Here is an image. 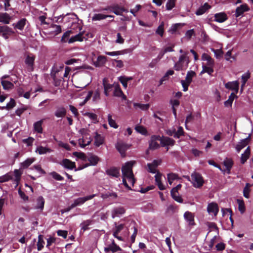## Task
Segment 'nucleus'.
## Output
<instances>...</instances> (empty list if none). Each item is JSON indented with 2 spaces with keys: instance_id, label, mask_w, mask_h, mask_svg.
<instances>
[{
  "instance_id": "f257e3e1",
  "label": "nucleus",
  "mask_w": 253,
  "mask_h": 253,
  "mask_svg": "<svg viewBox=\"0 0 253 253\" xmlns=\"http://www.w3.org/2000/svg\"><path fill=\"white\" fill-rule=\"evenodd\" d=\"M135 164V161H130L126 163L122 168L123 183L125 187L128 189H131V188L127 183L126 179L131 185H133L135 179L132 172V168Z\"/></svg>"
},
{
  "instance_id": "f03ea898",
  "label": "nucleus",
  "mask_w": 253,
  "mask_h": 253,
  "mask_svg": "<svg viewBox=\"0 0 253 253\" xmlns=\"http://www.w3.org/2000/svg\"><path fill=\"white\" fill-rule=\"evenodd\" d=\"M190 62L189 56H179L178 61L174 65V69L176 71L186 70Z\"/></svg>"
},
{
  "instance_id": "7ed1b4c3",
  "label": "nucleus",
  "mask_w": 253,
  "mask_h": 253,
  "mask_svg": "<svg viewBox=\"0 0 253 253\" xmlns=\"http://www.w3.org/2000/svg\"><path fill=\"white\" fill-rule=\"evenodd\" d=\"M191 182L194 187L199 188L203 185L204 180L200 173L194 171L191 174Z\"/></svg>"
},
{
  "instance_id": "20e7f679",
  "label": "nucleus",
  "mask_w": 253,
  "mask_h": 253,
  "mask_svg": "<svg viewBox=\"0 0 253 253\" xmlns=\"http://www.w3.org/2000/svg\"><path fill=\"white\" fill-rule=\"evenodd\" d=\"M195 75L196 73L195 72L193 71H188L187 73L185 80L181 81V84L184 91H186L188 90V86L192 81V78Z\"/></svg>"
},
{
  "instance_id": "39448f33",
  "label": "nucleus",
  "mask_w": 253,
  "mask_h": 253,
  "mask_svg": "<svg viewBox=\"0 0 253 253\" xmlns=\"http://www.w3.org/2000/svg\"><path fill=\"white\" fill-rule=\"evenodd\" d=\"M97 195L96 194L88 195L84 197H80L74 200L72 204V207H76L83 205L87 201L91 200Z\"/></svg>"
},
{
  "instance_id": "423d86ee",
  "label": "nucleus",
  "mask_w": 253,
  "mask_h": 253,
  "mask_svg": "<svg viewBox=\"0 0 253 253\" xmlns=\"http://www.w3.org/2000/svg\"><path fill=\"white\" fill-rule=\"evenodd\" d=\"M126 212V209L121 206L114 207L111 210V217L112 218L120 217Z\"/></svg>"
},
{
  "instance_id": "0eeeda50",
  "label": "nucleus",
  "mask_w": 253,
  "mask_h": 253,
  "mask_svg": "<svg viewBox=\"0 0 253 253\" xmlns=\"http://www.w3.org/2000/svg\"><path fill=\"white\" fill-rule=\"evenodd\" d=\"M129 147L130 145L121 141H118L116 144V149L120 152L122 157L125 156L126 152Z\"/></svg>"
},
{
  "instance_id": "6e6552de",
  "label": "nucleus",
  "mask_w": 253,
  "mask_h": 253,
  "mask_svg": "<svg viewBox=\"0 0 253 253\" xmlns=\"http://www.w3.org/2000/svg\"><path fill=\"white\" fill-rule=\"evenodd\" d=\"M183 217L188 225L190 226H195V215L190 211H186L183 214Z\"/></svg>"
},
{
  "instance_id": "1a4fd4ad",
  "label": "nucleus",
  "mask_w": 253,
  "mask_h": 253,
  "mask_svg": "<svg viewBox=\"0 0 253 253\" xmlns=\"http://www.w3.org/2000/svg\"><path fill=\"white\" fill-rule=\"evenodd\" d=\"M35 59V56L32 54H29L27 55L25 63L26 65L27 70L31 72L34 69L33 66L34 64V61Z\"/></svg>"
},
{
  "instance_id": "9d476101",
  "label": "nucleus",
  "mask_w": 253,
  "mask_h": 253,
  "mask_svg": "<svg viewBox=\"0 0 253 253\" xmlns=\"http://www.w3.org/2000/svg\"><path fill=\"white\" fill-rule=\"evenodd\" d=\"M214 19H208L209 21H213L218 23H223L226 21L228 19V16L225 12H219L215 13L213 16Z\"/></svg>"
},
{
  "instance_id": "9b49d317",
  "label": "nucleus",
  "mask_w": 253,
  "mask_h": 253,
  "mask_svg": "<svg viewBox=\"0 0 253 253\" xmlns=\"http://www.w3.org/2000/svg\"><path fill=\"white\" fill-rule=\"evenodd\" d=\"M68 16H69V18L73 20V24L71 26V28L73 29H79L80 31H81L82 29L81 23H79L80 21L78 17L75 14H68Z\"/></svg>"
},
{
  "instance_id": "f8f14e48",
  "label": "nucleus",
  "mask_w": 253,
  "mask_h": 253,
  "mask_svg": "<svg viewBox=\"0 0 253 253\" xmlns=\"http://www.w3.org/2000/svg\"><path fill=\"white\" fill-rule=\"evenodd\" d=\"M12 33V29L7 26H2L0 25V35L7 40L8 39L9 35Z\"/></svg>"
},
{
  "instance_id": "ddd939ff",
  "label": "nucleus",
  "mask_w": 253,
  "mask_h": 253,
  "mask_svg": "<svg viewBox=\"0 0 253 253\" xmlns=\"http://www.w3.org/2000/svg\"><path fill=\"white\" fill-rule=\"evenodd\" d=\"M202 60L206 62H203L202 65L205 66L213 67L214 65V60L207 53H203L202 55Z\"/></svg>"
},
{
  "instance_id": "4468645a",
  "label": "nucleus",
  "mask_w": 253,
  "mask_h": 253,
  "mask_svg": "<svg viewBox=\"0 0 253 253\" xmlns=\"http://www.w3.org/2000/svg\"><path fill=\"white\" fill-rule=\"evenodd\" d=\"M161 160H155L152 163L147 164V170L152 173H156L157 168L161 164Z\"/></svg>"
},
{
  "instance_id": "2eb2a0df",
  "label": "nucleus",
  "mask_w": 253,
  "mask_h": 253,
  "mask_svg": "<svg viewBox=\"0 0 253 253\" xmlns=\"http://www.w3.org/2000/svg\"><path fill=\"white\" fill-rule=\"evenodd\" d=\"M207 211L209 214H213L214 216H216L219 211L217 204L215 203L209 204L207 207Z\"/></svg>"
},
{
  "instance_id": "dca6fc26",
  "label": "nucleus",
  "mask_w": 253,
  "mask_h": 253,
  "mask_svg": "<svg viewBox=\"0 0 253 253\" xmlns=\"http://www.w3.org/2000/svg\"><path fill=\"white\" fill-rule=\"evenodd\" d=\"M226 88L233 90L237 93L239 90V83L238 81L228 82L225 84Z\"/></svg>"
},
{
  "instance_id": "f3484780",
  "label": "nucleus",
  "mask_w": 253,
  "mask_h": 253,
  "mask_svg": "<svg viewBox=\"0 0 253 253\" xmlns=\"http://www.w3.org/2000/svg\"><path fill=\"white\" fill-rule=\"evenodd\" d=\"M114 95L117 97H122L123 99L126 100V97L123 93L119 84L118 83H114Z\"/></svg>"
},
{
  "instance_id": "a211bd4d",
  "label": "nucleus",
  "mask_w": 253,
  "mask_h": 253,
  "mask_svg": "<svg viewBox=\"0 0 253 253\" xmlns=\"http://www.w3.org/2000/svg\"><path fill=\"white\" fill-rule=\"evenodd\" d=\"M157 140L160 141V136L159 135H152L149 142V148L156 149L159 147V144L156 142Z\"/></svg>"
},
{
  "instance_id": "6ab92c4d",
  "label": "nucleus",
  "mask_w": 253,
  "mask_h": 253,
  "mask_svg": "<svg viewBox=\"0 0 253 253\" xmlns=\"http://www.w3.org/2000/svg\"><path fill=\"white\" fill-rule=\"evenodd\" d=\"M249 10V8L246 4L241 5L236 8L235 16L238 17L241 16L245 12Z\"/></svg>"
},
{
  "instance_id": "aec40b11",
  "label": "nucleus",
  "mask_w": 253,
  "mask_h": 253,
  "mask_svg": "<svg viewBox=\"0 0 253 253\" xmlns=\"http://www.w3.org/2000/svg\"><path fill=\"white\" fill-rule=\"evenodd\" d=\"M87 160L88 162H89L90 164L89 165L86 164L83 168H86L89 165H91V166L96 165L99 160V159L97 156H95V155H92V154H90L88 156V157H86V161Z\"/></svg>"
},
{
  "instance_id": "412c9836",
  "label": "nucleus",
  "mask_w": 253,
  "mask_h": 253,
  "mask_svg": "<svg viewBox=\"0 0 253 253\" xmlns=\"http://www.w3.org/2000/svg\"><path fill=\"white\" fill-rule=\"evenodd\" d=\"M160 142L162 146H172L174 145L175 141L168 137H160Z\"/></svg>"
},
{
  "instance_id": "4be33fe9",
  "label": "nucleus",
  "mask_w": 253,
  "mask_h": 253,
  "mask_svg": "<svg viewBox=\"0 0 253 253\" xmlns=\"http://www.w3.org/2000/svg\"><path fill=\"white\" fill-rule=\"evenodd\" d=\"M52 151V150L46 147H43L42 146H39L37 147L35 152L39 155H44L47 153H50Z\"/></svg>"
},
{
  "instance_id": "5701e85b",
  "label": "nucleus",
  "mask_w": 253,
  "mask_h": 253,
  "mask_svg": "<svg viewBox=\"0 0 253 253\" xmlns=\"http://www.w3.org/2000/svg\"><path fill=\"white\" fill-rule=\"evenodd\" d=\"M61 164L65 168L68 169H73L76 167L75 162H72L70 160L67 159L63 160Z\"/></svg>"
},
{
  "instance_id": "b1692460",
  "label": "nucleus",
  "mask_w": 253,
  "mask_h": 253,
  "mask_svg": "<svg viewBox=\"0 0 253 253\" xmlns=\"http://www.w3.org/2000/svg\"><path fill=\"white\" fill-rule=\"evenodd\" d=\"M125 228V224L121 222H115L114 227L113 229V233L119 234V233Z\"/></svg>"
},
{
  "instance_id": "393cba45",
  "label": "nucleus",
  "mask_w": 253,
  "mask_h": 253,
  "mask_svg": "<svg viewBox=\"0 0 253 253\" xmlns=\"http://www.w3.org/2000/svg\"><path fill=\"white\" fill-rule=\"evenodd\" d=\"M12 17L7 13H0V23L8 24Z\"/></svg>"
},
{
  "instance_id": "a878e982",
  "label": "nucleus",
  "mask_w": 253,
  "mask_h": 253,
  "mask_svg": "<svg viewBox=\"0 0 253 253\" xmlns=\"http://www.w3.org/2000/svg\"><path fill=\"white\" fill-rule=\"evenodd\" d=\"M107 61L106 57L104 56L99 55L97 58V60L94 62L95 67H100L104 66Z\"/></svg>"
},
{
  "instance_id": "bb28decb",
  "label": "nucleus",
  "mask_w": 253,
  "mask_h": 253,
  "mask_svg": "<svg viewBox=\"0 0 253 253\" xmlns=\"http://www.w3.org/2000/svg\"><path fill=\"white\" fill-rule=\"evenodd\" d=\"M91 140L90 137L88 138L87 137L83 136L82 138L79 139L78 141L80 147L84 148L86 146L90 144Z\"/></svg>"
},
{
  "instance_id": "cd10ccee",
  "label": "nucleus",
  "mask_w": 253,
  "mask_h": 253,
  "mask_svg": "<svg viewBox=\"0 0 253 253\" xmlns=\"http://www.w3.org/2000/svg\"><path fill=\"white\" fill-rule=\"evenodd\" d=\"M223 165L226 167V169L224 170V172H226L228 174L230 173L231 169L233 165V162L232 159L226 158L223 161Z\"/></svg>"
},
{
  "instance_id": "c85d7f7f",
  "label": "nucleus",
  "mask_w": 253,
  "mask_h": 253,
  "mask_svg": "<svg viewBox=\"0 0 253 253\" xmlns=\"http://www.w3.org/2000/svg\"><path fill=\"white\" fill-rule=\"evenodd\" d=\"M121 250V249L120 248V247L115 243L114 240L113 241L111 245H109L107 247L104 248V251L106 252L112 251L113 253H115Z\"/></svg>"
},
{
  "instance_id": "c756f323",
  "label": "nucleus",
  "mask_w": 253,
  "mask_h": 253,
  "mask_svg": "<svg viewBox=\"0 0 253 253\" xmlns=\"http://www.w3.org/2000/svg\"><path fill=\"white\" fill-rule=\"evenodd\" d=\"M103 84L104 89V93L106 96H109V92L112 90V88H114V84H108L105 79L103 81Z\"/></svg>"
},
{
  "instance_id": "7c9ffc66",
  "label": "nucleus",
  "mask_w": 253,
  "mask_h": 253,
  "mask_svg": "<svg viewBox=\"0 0 253 253\" xmlns=\"http://www.w3.org/2000/svg\"><path fill=\"white\" fill-rule=\"evenodd\" d=\"M161 176L162 174L159 172H157L155 175V178L156 183L158 185L159 189L161 190H163L165 189V187L161 182Z\"/></svg>"
},
{
  "instance_id": "2f4dec72",
  "label": "nucleus",
  "mask_w": 253,
  "mask_h": 253,
  "mask_svg": "<svg viewBox=\"0 0 253 253\" xmlns=\"http://www.w3.org/2000/svg\"><path fill=\"white\" fill-rule=\"evenodd\" d=\"M108 175L114 177H118L120 176V170L116 168H111L106 170Z\"/></svg>"
},
{
  "instance_id": "473e14b6",
  "label": "nucleus",
  "mask_w": 253,
  "mask_h": 253,
  "mask_svg": "<svg viewBox=\"0 0 253 253\" xmlns=\"http://www.w3.org/2000/svg\"><path fill=\"white\" fill-rule=\"evenodd\" d=\"M66 114V110L63 107H58L55 111L54 115L57 118H63Z\"/></svg>"
},
{
  "instance_id": "72a5a7b5",
  "label": "nucleus",
  "mask_w": 253,
  "mask_h": 253,
  "mask_svg": "<svg viewBox=\"0 0 253 253\" xmlns=\"http://www.w3.org/2000/svg\"><path fill=\"white\" fill-rule=\"evenodd\" d=\"M104 141V138L101 135L96 133L94 136V145L99 147L101 145L103 144Z\"/></svg>"
},
{
  "instance_id": "f704fd0d",
  "label": "nucleus",
  "mask_w": 253,
  "mask_h": 253,
  "mask_svg": "<svg viewBox=\"0 0 253 253\" xmlns=\"http://www.w3.org/2000/svg\"><path fill=\"white\" fill-rule=\"evenodd\" d=\"M248 138L241 140L236 146L237 151L239 152L241 149L245 147L248 145Z\"/></svg>"
},
{
  "instance_id": "c9c22d12",
  "label": "nucleus",
  "mask_w": 253,
  "mask_h": 253,
  "mask_svg": "<svg viewBox=\"0 0 253 253\" xmlns=\"http://www.w3.org/2000/svg\"><path fill=\"white\" fill-rule=\"evenodd\" d=\"M6 76H3L1 79V84L3 88L5 90H8L11 89L14 87V84L9 81L3 80V79L6 78Z\"/></svg>"
},
{
  "instance_id": "e433bc0d",
  "label": "nucleus",
  "mask_w": 253,
  "mask_h": 253,
  "mask_svg": "<svg viewBox=\"0 0 253 253\" xmlns=\"http://www.w3.org/2000/svg\"><path fill=\"white\" fill-rule=\"evenodd\" d=\"M26 21V20L25 18L21 19L17 23H13L12 26L15 29L22 30L25 26Z\"/></svg>"
},
{
  "instance_id": "4c0bfd02",
  "label": "nucleus",
  "mask_w": 253,
  "mask_h": 253,
  "mask_svg": "<svg viewBox=\"0 0 253 253\" xmlns=\"http://www.w3.org/2000/svg\"><path fill=\"white\" fill-rule=\"evenodd\" d=\"M210 8V6L207 3H205L203 6L199 7L195 13L197 15H201L205 13Z\"/></svg>"
},
{
  "instance_id": "58836bf2",
  "label": "nucleus",
  "mask_w": 253,
  "mask_h": 253,
  "mask_svg": "<svg viewBox=\"0 0 253 253\" xmlns=\"http://www.w3.org/2000/svg\"><path fill=\"white\" fill-rule=\"evenodd\" d=\"M42 123H43L42 120H40V121L35 122L34 124V131L39 133H42V130H43L42 127Z\"/></svg>"
},
{
  "instance_id": "ea45409f",
  "label": "nucleus",
  "mask_w": 253,
  "mask_h": 253,
  "mask_svg": "<svg viewBox=\"0 0 253 253\" xmlns=\"http://www.w3.org/2000/svg\"><path fill=\"white\" fill-rule=\"evenodd\" d=\"M44 205V200L42 196L38 197L37 199V205L35 207L36 209H40L41 211L43 209Z\"/></svg>"
},
{
  "instance_id": "a19ab883",
  "label": "nucleus",
  "mask_w": 253,
  "mask_h": 253,
  "mask_svg": "<svg viewBox=\"0 0 253 253\" xmlns=\"http://www.w3.org/2000/svg\"><path fill=\"white\" fill-rule=\"evenodd\" d=\"M83 34V33L81 32L78 34L72 37L69 40V43H73L76 41H83L84 39Z\"/></svg>"
},
{
  "instance_id": "79ce46f5",
  "label": "nucleus",
  "mask_w": 253,
  "mask_h": 253,
  "mask_svg": "<svg viewBox=\"0 0 253 253\" xmlns=\"http://www.w3.org/2000/svg\"><path fill=\"white\" fill-rule=\"evenodd\" d=\"M250 78V73L249 72L242 75L241 77L242 84H241V92L243 91L244 86L245 85L247 81Z\"/></svg>"
},
{
  "instance_id": "37998d69",
  "label": "nucleus",
  "mask_w": 253,
  "mask_h": 253,
  "mask_svg": "<svg viewBox=\"0 0 253 253\" xmlns=\"http://www.w3.org/2000/svg\"><path fill=\"white\" fill-rule=\"evenodd\" d=\"M45 244L43 236L42 235H39L38 236V241L37 242V249L39 251H41L44 247Z\"/></svg>"
},
{
  "instance_id": "c03bdc74",
  "label": "nucleus",
  "mask_w": 253,
  "mask_h": 253,
  "mask_svg": "<svg viewBox=\"0 0 253 253\" xmlns=\"http://www.w3.org/2000/svg\"><path fill=\"white\" fill-rule=\"evenodd\" d=\"M250 155V150L249 147H248L245 152L242 154L241 158V162L242 164H244L249 157Z\"/></svg>"
},
{
  "instance_id": "a18cd8bd",
  "label": "nucleus",
  "mask_w": 253,
  "mask_h": 253,
  "mask_svg": "<svg viewBox=\"0 0 253 253\" xmlns=\"http://www.w3.org/2000/svg\"><path fill=\"white\" fill-rule=\"evenodd\" d=\"M35 161V159L34 158H28L25 161L21 164V167L23 169L27 168L30 165H31Z\"/></svg>"
},
{
  "instance_id": "49530a36",
  "label": "nucleus",
  "mask_w": 253,
  "mask_h": 253,
  "mask_svg": "<svg viewBox=\"0 0 253 253\" xmlns=\"http://www.w3.org/2000/svg\"><path fill=\"white\" fill-rule=\"evenodd\" d=\"M168 182L170 185H171L173 181L176 179H180L178 175L174 173H169L167 174Z\"/></svg>"
},
{
  "instance_id": "de8ad7c7",
  "label": "nucleus",
  "mask_w": 253,
  "mask_h": 253,
  "mask_svg": "<svg viewBox=\"0 0 253 253\" xmlns=\"http://www.w3.org/2000/svg\"><path fill=\"white\" fill-rule=\"evenodd\" d=\"M236 97H237V96L235 95V93L232 92L230 95L229 96L228 99L225 101V106L226 107L231 106L234 98Z\"/></svg>"
},
{
  "instance_id": "09e8293b",
  "label": "nucleus",
  "mask_w": 253,
  "mask_h": 253,
  "mask_svg": "<svg viewBox=\"0 0 253 253\" xmlns=\"http://www.w3.org/2000/svg\"><path fill=\"white\" fill-rule=\"evenodd\" d=\"M208 226L209 228V232L213 231L215 232V235L218 234V229L216 225L213 222H209Z\"/></svg>"
},
{
  "instance_id": "8fccbe9b",
  "label": "nucleus",
  "mask_w": 253,
  "mask_h": 253,
  "mask_svg": "<svg viewBox=\"0 0 253 253\" xmlns=\"http://www.w3.org/2000/svg\"><path fill=\"white\" fill-rule=\"evenodd\" d=\"M92 222V220L90 219L84 220L83 221L81 224L80 226L81 229L84 231H85L88 229V226L90 225Z\"/></svg>"
},
{
  "instance_id": "3c124183",
  "label": "nucleus",
  "mask_w": 253,
  "mask_h": 253,
  "mask_svg": "<svg viewBox=\"0 0 253 253\" xmlns=\"http://www.w3.org/2000/svg\"><path fill=\"white\" fill-rule=\"evenodd\" d=\"M213 72V67L205 66L204 65H202V70L200 73V74H203L204 73H207L209 75H211Z\"/></svg>"
},
{
  "instance_id": "603ef678",
  "label": "nucleus",
  "mask_w": 253,
  "mask_h": 253,
  "mask_svg": "<svg viewBox=\"0 0 253 253\" xmlns=\"http://www.w3.org/2000/svg\"><path fill=\"white\" fill-rule=\"evenodd\" d=\"M237 203L238 205V209L241 213H243L246 210L244 202L241 199H237Z\"/></svg>"
},
{
  "instance_id": "864d4df0",
  "label": "nucleus",
  "mask_w": 253,
  "mask_h": 253,
  "mask_svg": "<svg viewBox=\"0 0 253 253\" xmlns=\"http://www.w3.org/2000/svg\"><path fill=\"white\" fill-rule=\"evenodd\" d=\"M133 106L135 109L139 108L142 110H147L149 108V104H143L139 103H134Z\"/></svg>"
},
{
  "instance_id": "5fc2aeb1",
  "label": "nucleus",
  "mask_w": 253,
  "mask_h": 253,
  "mask_svg": "<svg viewBox=\"0 0 253 253\" xmlns=\"http://www.w3.org/2000/svg\"><path fill=\"white\" fill-rule=\"evenodd\" d=\"M170 194L172 198L176 202L182 203H183L182 198L179 196L178 192H171L170 191Z\"/></svg>"
},
{
  "instance_id": "6e6d98bb",
  "label": "nucleus",
  "mask_w": 253,
  "mask_h": 253,
  "mask_svg": "<svg viewBox=\"0 0 253 253\" xmlns=\"http://www.w3.org/2000/svg\"><path fill=\"white\" fill-rule=\"evenodd\" d=\"M112 12L117 15H121V7L118 4L112 5Z\"/></svg>"
},
{
  "instance_id": "4d7b16f0",
  "label": "nucleus",
  "mask_w": 253,
  "mask_h": 253,
  "mask_svg": "<svg viewBox=\"0 0 253 253\" xmlns=\"http://www.w3.org/2000/svg\"><path fill=\"white\" fill-rule=\"evenodd\" d=\"M135 130L138 133L146 135L147 133L146 129L143 126L140 125H136L135 127Z\"/></svg>"
},
{
  "instance_id": "13d9d810",
  "label": "nucleus",
  "mask_w": 253,
  "mask_h": 253,
  "mask_svg": "<svg viewBox=\"0 0 253 253\" xmlns=\"http://www.w3.org/2000/svg\"><path fill=\"white\" fill-rule=\"evenodd\" d=\"M106 18V15L101 13L94 14L92 17V21H99Z\"/></svg>"
},
{
  "instance_id": "bf43d9fd",
  "label": "nucleus",
  "mask_w": 253,
  "mask_h": 253,
  "mask_svg": "<svg viewBox=\"0 0 253 253\" xmlns=\"http://www.w3.org/2000/svg\"><path fill=\"white\" fill-rule=\"evenodd\" d=\"M108 121L109 125L111 127H112L114 128H118V126L116 123L115 121L112 118V115L111 114H108Z\"/></svg>"
},
{
  "instance_id": "052dcab7",
  "label": "nucleus",
  "mask_w": 253,
  "mask_h": 253,
  "mask_svg": "<svg viewBox=\"0 0 253 253\" xmlns=\"http://www.w3.org/2000/svg\"><path fill=\"white\" fill-rule=\"evenodd\" d=\"M250 186L251 185L249 183H246L243 190L244 196L247 198H249L250 197Z\"/></svg>"
},
{
  "instance_id": "680f3d73",
  "label": "nucleus",
  "mask_w": 253,
  "mask_h": 253,
  "mask_svg": "<svg viewBox=\"0 0 253 253\" xmlns=\"http://www.w3.org/2000/svg\"><path fill=\"white\" fill-rule=\"evenodd\" d=\"M176 0H168L166 3V8L168 10H171L175 4Z\"/></svg>"
},
{
  "instance_id": "e2e57ef3",
  "label": "nucleus",
  "mask_w": 253,
  "mask_h": 253,
  "mask_svg": "<svg viewBox=\"0 0 253 253\" xmlns=\"http://www.w3.org/2000/svg\"><path fill=\"white\" fill-rule=\"evenodd\" d=\"M47 244L46 248H47L49 250H51L50 247L51 245L56 242V238L52 236H50L48 238L46 239Z\"/></svg>"
},
{
  "instance_id": "0e129e2a",
  "label": "nucleus",
  "mask_w": 253,
  "mask_h": 253,
  "mask_svg": "<svg viewBox=\"0 0 253 253\" xmlns=\"http://www.w3.org/2000/svg\"><path fill=\"white\" fill-rule=\"evenodd\" d=\"M217 236V235H214L213 238L211 240V241L207 243L208 247L207 250L211 251L215 243Z\"/></svg>"
},
{
  "instance_id": "69168bd1",
  "label": "nucleus",
  "mask_w": 253,
  "mask_h": 253,
  "mask_svg": "<svg viewBox=\"0 0 253 253\" xmlns=\"http://www.w3.org/2000/svg\"><path fill=\"white\" fill-rule=\"evenodd\" d=\"M12 178L11 175L9 173H6L0 176V183H3L8 181Z\"/></svg>"
},
{
  "instance_id": "338daca9",
  "label": "nucleus",
  "mask_w": 253,
  "mask_h": 253,
  "mask_svg": "<svg viewBox=\"0 0 253 253\" xmlns=\"http://www.w3.org/2000/svg\"><path fill=\"white\" fill-rule=\"evenodd\" d=\"M73 155L77 158H80L83 161H86V156L84 153L75 152L73 153Z\"/></svg>"
},
{
  "instance_id": "774afa93",
  "label": "nucleus",
  "mask_w": 253,
  "mask_h": 253,
  "mask_svg": "<svg viewBox=\"0 0 253 253\" xmlns=\"http://www.w3.org/2000/svg\"><path fill=\"white\" fill-rule=\"evenodd\" d=\"M181 25L182 24L181 23H176L173 24L170 28L169 32L171 34L174 33L177 31L178 28L181 26Z\"/></svg>"
}]
</instances>
